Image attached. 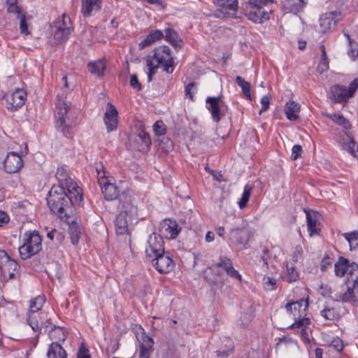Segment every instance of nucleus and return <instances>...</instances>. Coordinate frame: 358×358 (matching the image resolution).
Segmentation results:
<instances>
[{
  "label": "nucleus",
  "mask_w": 358,
  "mask_h": 358,
  "mask_svg": "<svg viewBox=\"0 0 358 358\" xmlns=\"http://www.w3.org/2000/svg\"><path fill=\"white\" fill-rule=\"evenodd\" d=\"M83 199V194L80 196L76 194H71L62 187H52L49 192L47 198L48 205L50 210L57 214L61 219L66 217L67 209L71 205L80 202Z\"/></svg>",
  "instance_id": "f257e3e1"
},
{
  "label": "nucleus",
  "mask_w": 358,
  "mask_h": 358,
  "mask_svg": "<svg viewBox=\"0 0 358 358\" xmlns=\"http://www.w3.org/2000/svg\"><path fill=\"white\" fill-rule=\"evenodd\" d=\"M224 271L231 278L241 282V274L234 268L232 261L227 256H220L217 263L209 266L204 272V278L211 286L222 287L225 282Z\"/></svg>",
  "instance_id": "f03ea898"
},
{
  "label": "nucleus",
  "mask_w": 358,
  "mask_h": 358,
  "mask_svg": "<svg viewBox=\"0 0 358 358\" xmlns=\"http://www.w3.org/2000/svg\"><path fill=\"white\" fill-rule=\"evenodd\" d=\"M146 66L148 69V81L151 82L152 76L157 73L159 66L164 71L172 73L175 69V62L171 55V50L166 45L159 46L153 50V54L149 55L145 59Z\"/></svg>",
  "instance_id": "7ed1b4c3"
},
{
  "label": "nucleus",
  "mask_w": 358,
  "mask_h": 358,
  "mask_svg": "<svg viewBox=\"0 0 358 358\" xmlns=\"http://www.w3.org/2000/svg\"><path fill=\"white\" fill-rule=\"evenodd\" d=\"M119 200L120 211L115 220V231L117 235H127L129 234V223L137 219V207L133 204L129 192H123Z\"/></svg>",
  "instance_id": "20e7f679"
},
{
  "label": "nucleus",
  "mask_w": 358,
  "mask_h": 358,
  "mask_svg": "<svg viewBox=\"0 0 358 358\" xmlns=\"http://www.w3.org/2000/svg\"><path fill=\"white\" fill-rule=\"evenodd\" d=\"M69 109L65 97L57 95L55 110V127L66 137H69L73 134L72 126L68 123Z\"/></svg>",
  "instance_id": "39448f33"
},
{
  "label": "nucleus",
  "mask_w": 358,
  "mask_h": 358,
  "mask_svg": "<svg viewBox=\"0 0 358 358\" xmlns=\"http://www.w3.org/2000/svg\"><path fill=\"white\" fill-rule=\"evenodd\" d=\"M42 249V238L36 231H27L23 236V243L19 247V253L24 260L38 253Z\"/></svg>",
  "instance_id": "423d86ee"
},
{
  "label": "nucleus",
  "mask_w": 358,
  "mask_h": 358,
  "mask_svg": "<svg viewBox=\"0 0 358 358\" xmlns=\"http://www.w3.org/2000/svg\"><path fill=\"white\" fill-rule=\"evenodd\" d=\"M358 88V79H354L348 87L336 84L330 87V99L335 103H347Z\"/></svg>",
  "instance_id": "0eeeda50"
},
{
  "label": "nucleus",
  "mask_w": 358,
  "mask_h": 358,
  "mask_svg": "<svg viewBox=\"0 0 358 358\" xmlns=\"http://www.w3.org/2000/svg\"><path fill=\"white\" fill-rule=\"evenodd\" d=\"M19 265L12 259L3 250L0 251V278L1 280L7 282L9 280L15 279V271Z\"/></svg>",
  "instance_id": "6e6552de"
},
{
  "label": "nucleus",
  "mask_w": 358,
  "mask_h": 358,
  "mask_svg": "<svg viewBox=\"0 0 358 358\" xmlns=\"http://www.w3.org/2000/svg\"><path fill=\"white\" fill-rule=\"evenodd\" d=\"M55 177L59 183L57 187H62L69 193L76 194L77 196H80V193H82V189L69 178L67 171L64 167L57 168Z\"/></svg>",
  "instance_id": "1a4fd4ad"
},
{
  "label": "nucleus",
  "mask_w": 358,
  "mask_h": 358,
  "mask_svg": "<svg viewBox=\"0 0 358 358\" xmlns=\"http://www.w3.org/2000/svg\"><path fill=\"white\" fill-rule=\"evenodd\" d=\"M26 96L27 93L24 90L17 88L15 91L5 94L3 99L5 101L6 108L13 112L24 105Z\"/></svg>",
  "instance_id": "9d476101"
},
{
  "label": "nucleus",
  "mask_w": 358,
  "mask_h": 358,
  "mask_svg": "<svg viewBox=\"0 0 358 358\" xmlns=\"http://www.w3.org/2000/svg\"><path fill=\"white\" fill-rule=\"evenodd\" d=\"M164 241L161 235L154 232L150 234L145 248L146 257L152 258L158 254L164 252Z\"/></svg>",
  "instance_id": "9b49d317"
},
{
  "label": "nucleus",
  "mask_w": 358,
  "mask_h": 358,
  "mask_svg": "<svg viewBox=\"0 0 358 358\" xmlns=\"http://www.w3.org/2000/svg\"><path fill=\"white\" fill-rule=\"evenodd\" d=\"M252 235L250 229L248 227L245 221H243L240 227L231 229L229 231V238L244 248L248 244Z\"/></svg>",
  "instance_id": "f8f14e48"
},
{
  "label": "nucleus",
  "mask_w": 358,
  "mask_h": 358,
  "mask_svg": "<svg viewBox=\"0 0 358 358\" xmlns=\"http://www.w3.org/2000/svg\"><path fill=\"white\" fill-rule=\"evenodd\" d=\"M341 19V13L339 10L331 11L323 14L319 20L320 31L325 34L332 31L337 22Z\"/></svg>",
  "instance_id": "ddd939ff"
},
{
  "label": "nucleus",
  "mask_w": 358,
  "mask_h": 358,
  "mask_svg": "<svg viewBox=\"0 0 358 358\" xmlns=\"http://www.w3.org/2000/svg\"><path fill=\"white\" fill-rule=\"evenodd\" d=\"M152 262L156 270L160 273H168L174 267V262L170 256L165 252L158 254L149 259Z\"/></svg>",
  "instance_id": "4468645a"
},
{
  "label": "nucleus",
  "mask_w": 358,
  "mask_h": 358,
  "mask_svg": "<svg viewBox=\"0 0 358 358\" xmlns=\"http://www.w3.org/2000/svg\"><path fill=\"white\" fill-rule=\"evenodd\" d=\"M308 306L307 299H300L296 301L287 303L285 308L288 313L293 315L296 322L298 320L307 318L306 316Z\"/></svg>",
  "instance_id": "2eb2a0df"
},
{
  "label": "nucleus",
  "mask_w": 358,
  "mask_h": 358,
  "mask_svg": "<svg viewBox=\"0 0 358 358\" xmlns=\"http://www.w3.org/2000/svg\"><path fill=\"white\" fill-rule=\"evenodd\" d=\"M206 102L208 104L207 108L211 114L213 120L218 122L224 115V112L222 110L224 104L222 100V96H208Z\"/></svg>",
  "instance_id": "dca6fc26"
},
{
  "label": "nucleus",
  "mask_w": 358,
  "mask_h": 358,
  "mask_svg": "<svg viewBox=\"0 0 358 358\" xmlns=\"http://www.w3.org/2000/svg\"><path fill=\"white\" fill-rule=\"evenodd\" d=\"M117 117L118 111L117 108L113 103L108 102L103 117V122L108 133L117 129L118 124Z\"/></svg>",
  "instance_id": "f3484780"
},
{
  "label": "nucleus",
  "mask_w": 358,
  "mask_h": 358,
  "mask_svg": "<svg viewBox=\"0 0 358 358\" xmlns=\"http://www.w3.org/2000/svg\"><path fill=\"white\" fill-rule=\"evenodd\" d=\"M181 228L176 221L171 219H164L160 222L159 231L161 236L169 239H174L177 237Z\"/></svg>",
  "instance_id": "a211bd4d"
},
{
  "label": "nucleus",
  "mask_w": 358,
  "mask_h": 358,
  "mask_svg": "<svg viewBox=\"0 0 358 358\" xmlns=\"http://www.w3.org/2000/svg\"><path fill=\"white\" fill-rule=\"evenodd\" d=\"M23 166V160L16 152H10L8 153L4 162L3 168L8 173H15L18 172Z\"/></svg>",
  "instance_id": "6ab92c4d"
},
{
  "label": "nucleus",
  "mask_w": 358,
  "mask_h": 358,
  "mask_svg": "<svg viewBox=\"0 0 358 358\" xmlns=\"http://www.w3.org/2000/svg\"><path fill=\"white\" fill-rule=\"evenodd\" d=\"M217 10L224 17H234L238 8V0H215Z\"/></svg>",
  "instance_id": "aec40b11"
},
{
  "label": "nucleus",
  "mask_w": 358,
  "mask_h": 358,
  "mask_svg": "<svg viewBox=\"0 0 358 358\" xmlns=\"http://www.w3.org/2000/svg\"><path fill=\"white\" fill-rule=\"evenodd\" d=\"M246 15L255 23H263L269 19L268 12L264 10L262 6L255 5H248Z\"/></svg>",
  "instance_id": "412c9836"
},
{
  "label": "nucleus",
  "mask_w": 358,
  "mask_h": 358,
  "mask_svg": "<svg viewBox=\"0 0 358 358\" xmlns=\"http://www.w3.org/2000/svg\"><path fill=\"white\" fill-rule=\"evenodd\" d=\"M98 182L101 187L102 194L105 199L108 201H113L116 199L118 196L120 197L122 194H119V191L117 186L110 182L107 178L99 179Z\"/></svg>",
  "instance_id": "4be33fe9"
},
{
  "label": "nucleus",
  "mask_w": 358,
  "mask_h": 358,
  "mask_svg": "<svg viewBox=\"0 0 358 358\" xmlns=\"http://www.w3.org/2000/svg\"><path fill=\"white\" fill-rule=\"evenodd\" d=\"M353 264H357L355 262H350V261L344 257H339L338 261L334 264V273L336 276L342 278L347 274L348 279H349L350 278V270Z\"/></svg>",
  "instance_id": "5701e85b"
},
{
  "label": "nucleus",
  "mask_w": 358,
  "mask_h": 358,
  "mask_svg": "<svg viewBox=\"0 0 358 358\" xmlns=\"http://www.w3.org/2000/svg\"><path fill=\"white\" fill-rule=\"evenodd\" d=\"M310 324V320L309 318H303L298 320L289 326L291 329H301V339L306 343L310 342L309 338V325Z\"/></svg>",
  "instance_id": "b1692460"
},
{
  "label": "nucleus",
  "mask_w": 358,
  "mask_h": 358,
  "mask_svg": "<svg viewBox=\"0 0 358 358\" xmlns=\"http://www.w3.org/2000/svg\"><path fill=\"white\" fill-rule=\"evenodd\" d=\"M282 278L283 280L292 283L296 282L299 278V271L294 263L286 262L282 272Z\"/></svg>",
  "instance_id": "393cba45"
},
{
  "label": "nucleus",
  "mask_w": 358,
  "mask_h": 358,
  "mask_svg": "<svg viewBox=\"0 0 358 358\" xmlns=\"http://www.w3.org/2000/svg\"><path fill=\"white\" fill-rule=\"evenodd\" d=\"M101 0H81V13L84 17H89L94 11L101 8Z\"/></svg>",
  "instance_id": "a878e982"
},
{
  "label": "nucleus",
  "mask_w": 358,
  "mask_h": 358,
  "mask_svg": "<svg viewBox=\"0 0 358 358\" xmlns=\"http://www.w3.org/2000/svg\"><path fill=\"white\" fill-rule=\"evenodd\" d=\"M135 141L138 144L136 148L141 152H145L150 150L151 139L148 133L141 130L136 135Z\"/></svg>",
  "instance_id": "bb28decb"
},
{
  "label": "nucleus",
  "mask_w": 358,
  "mask_h": 358,
  "mask_svg": "<svg viewBox=\"0 0 358 358\" xmlns=\"http://www.w3.org/2000/svg\"><path fill=\"white\" fill-rule=\"evenodd\" d=\"M165 39L176 49L181 48L183 45V41L179 34L172 28L165 29Z\"/></svg>",
  "instance_id": "cd10ccee"
},
{
  "label": "nucleus",
  "mask_w": 358,
  "mask_h": 358,
  "mask_svg": "<svg viewBox=\"0 0 358 358\" xmlns=\"http://www.w3.org/2000/svg\"><path fill=\"white\" fill-rule=\"evenodd\" d=\"M107 67V61L101 59L94 62H89L87 68L90 72L96 76H102Z\"/></svg>",
  "instance_id": "c85d7f7f"
},
{
  "label": "nucleus",
  "mask_w": 358,
  "mask_h": 358,
  "mask_svg": "<svg viewBox=\"0 0 358 358\" xmlns=\"http://www.w3.org/2000/svg\"><path fill=\"white\" fill-rule=\"evenodd\" d=\"M154 341L151 337L145 336L139 348V358H150L153 351Z\"/></svg>",
  "instance_id": "c756f323"
},
{
  "label": "nucleus",
  "mask_w": 358,
  "mask_h": 358,
  "mask_svg": "<svg viewBox=\"0 0 358 358\" xmlns=\"http://www.w3.org/2000/svg\"><path fill=\"white\" fill-rule=\"evenodd\" d=\"M43 313H28L27 322L34 331H40L43 325L45 324L43 321Z\"/></svg>",
  "instance_id": "7c9ffc66"
},
{
  "label": "nucleus",
  "mask_w": 358,
  "mask_h": 358,
  "mask_svg": "<svg viewBox=\"0 0 358 358\" xmlns=\"http://www.w3.org/2000/svg\"><path fill=\"white\" fill-rule=\"evenodd\" d=\"M48 358H67L66 350L59 343L52 342L48 348L47 352Z\"/></svg>",
  "instance_id": "2f4dec72"
},
{
  "label": "nucleus",
  "mask_w": 358,
  "mask_h": 358,
  "mask_svg": "<svg viewBox=\"0 0 358 358\" xmlns=\"http://www.w3.org/2000/svg\"><path fill=\"white\" fill-rule=\"evenodd\" d=\"M299 111L300 106L294 101L287 102L285 106L286 117L291 121L298 119Z\"/></svg>",
  "instance_id": "473e14b6"
},
{
  "label": "nucleus",
  "mask_w": 358,
  "mask_h": 358,
  "mask_svg": "<svg viewBox=\"0 0 358 358\" xmlns=\"http://www.w3.org/2000/svg\"><path fill=\"white\" fill-rule=\"evenodd\" d=\"M282 3L286 10L294 13L302 11L306 5L305 0H284Z\"/></svg>",
  "instance_id": "72a5a7b5"
},
{
  "label": "nucleus",
  "mask_w": 358,
  "mask_h": 358,
  "mask_svg": "<svg viewBox=\"0 0 358 358\" xmlns=\"http://www.w3.org/2000/svg\"><path fill=\"white\" fill-rule=\"evenodd\" d=\"M308 231L310 236L318 235L320 231V223L310 213H306Z\"/></svg>",
  "instance_id": "f704fd0d"
},
{
  "label": "nucleus",
  "mask_w": 358,
  "mask_h": 358,
  "mask_svg": "<svg viewBox=\"0 0 358 358\" xmlns=\"http://www.w3.org/2000/svg\"><path fill=\"white\" fill-rule=\"evenodd\" d=\"M336 300L343 303H353L357 301L358 298L354 292V289L348 287L344 293L336 294Z\"/></svg>",
  "instance_id": "c9c22d12"
},
{
  "label": "nucleus",
  "mask_w": 358,
  "mask_h": 358,
  "mask_svg": "<svg viewBox=\"0 0 358 358\" xmlns=\"http://www.w3.org/2000/svg\"><path fill=\"white\" fill-rule=\"evenodd\" d=\"M325 115L344 129H349L351 127L350 122L343 115L327 113Z\"/></svg>",
  "instance_id": "e433bc0d"
},
{
  "label": "nucleus",
  "mask_w": 358,
  "mask_h": 358,
  "mask_svg": "<svg viewBox=\"0 0 358 358\" xmlns=\"http://www.w3.org/2000/svg\"><path fill=\"white\" fill-rule=\"evenodd\" d=\"M45 302V298L43 295H39L30 301L29 310L28 313H37L43 307Z\"/></svg>",
  "instance_id": "4c0bfd02"
},
{
  "label": "nucleus",
  "mask_w": 358,
  "mask_h": 358,
  "mask_svg": "<svg viewBox=\"0 0 358 358\" xmlns=\"http://www.w3.org/2000/svg\"><path fill=\"white\" fill-rule=\"evenodd\" d=\"M70 34L71 31L68 30V28L64 29H62L60 27H59V28H55L54 32L55 43L59 44L65 42L68 39Z\"/></svg>",
  "instance_id": "58836bf2"
},
{
  "label": "nucleus",
  "mask_w": 358,
  "mask_h": 358,
  "mask_svg": "<svg viewBox=\"0 0 358 358\" xmlns=\"http://www.w3.org/2000/svg\"><path fill=\"white\" fill-rule=\"evenodd\" d=\"M49 336L52 340H55V342H57V343H59L58 342L60 341L64 342L66 339V334L64 330L62 328L56 327L55 325L50 331Z\"/></svg>",
  "instance_id": "ea45409f"
},
{
  "label": "nucleus",
  "mask_w": 358,
  "mask_h": 358,
  "mask_svg": "<svg viewBox=\"0 0 358 358\" xmlns=\"http://www.w3.org/2000/svg\"><path fill=\"white\" fill-rule=\"evenodd\" d=\"M236 82L237 85L241 88L242 92L249 100H252L251 97V85L248 81L245 80L241 76H237L236 77Z\"/></svg>",
  "instance_id": "a19ab883"
},
{
  "label": "nucleus",
  "mask_w": 358,
  "mask_h": 358,
  "mask_svg": "<svg viewBox=\"0 0 358 358\" xmlns=\"http://www.w3.org/2000/svg\"><path fill=\"white\" fill-rule=\"evenodd\" d=\"M352 266L350 278L348 281L352 282V286L350 287L354 289V292L358 298V264H353Z\"/></svg>",
  "instance_id": "79ce46f5"
},
{
  "label": "nucleus",
  "mask_w": 358,
  "mask_h": 358,
  "mask_svg": "<svg viewBox=\"0 0 358 358\" xmlns=\"http://www.w3.org/2000/svg\"><path fill=\"white\" fill-rule=\"evenodd\" d=\"M55 28H59L60 27L62 29L68 28L69 31L72 30L71 22L69 16L65 13L62 15L61 17H58L54 22Z\"/></svg>",
  "instance_id": "37998d69"
},
{
  "label": "nucleus",
  "mask_w": 358,
  "mask_h": 358,
  "mask_svg": "<svg viewBox=\"0 0 358 358\" xmlns=\"http://www.w3.org/2000/svg\"><path fill=\"white\" fill-rule=\"evenodd\" d=\"M6 5L8 13L17 14V17H19L21 15H24L22 13V7L17 5V0H6Z\"/></svg>",
  "instance_id": "c03bdc74"
},
{
  "label": "nucleus",
  "mask_w": 358,
  "mask_h": 358,
  "mask_svg": "<svg viewBox=\"0 0 358 358\" xmlns=\"http://www.w3.org/2000/svg\"><path fill=\"white\" fill-rule=\"evenodd\" d=\"M252 186L249 184H246L244 187L243 192L242 194L241 198L238 201V206L241 209L245 208L250 199L251 192L252 190Z\"/></svg>",
  "instance_id": "a18cd8bd"
},
{
  "label": "nucleus",
  "mask_w": 358,
  "mask_h": 358,
  "mask_svg": "<svg viewBox=\"0 0 358 358\" xmlns=\"http://www.w3.org/2000/svg\"><path fill=\"white\" fill-rule=\"evenodd\" d=\"M69 234L71 243L76 245L78 243L80 236V229L76 222H72L69 225Z\"/></svg>",
  "instance_id": "49530a36"
},
{
  "label": "nucleus",
  "mask_w": 358,
  "mask_h": 358,
  "mask_svg": "<svg viewBox=\"0 0 358 358\" xmlns=\"http://www.w3.org/2000/svg\"><path fill=\"white\" fill-rule=\"evenodd\" d=\"M343 236L349 243L351 250L358 247V232L345 233L343 234Z\"/></svg>",
  "instance_id": "de8ad7c7"
},
{
  "label": "nucleus",
  "mask_w": 358,
  "mask_h": 358,
  "mask_svg": "<svg viewBox=\"0 0 358 358\" xmlns=\"http://www.w3.org/2000/svg\"><path fill=\"white\" fill-rule=\"evenodd\" d=\"M345 36L347 37L349 43L350 48L348 50V55L352 57V59H355L358 57V44L350 38L349 34H345Z\"/></svg>",
  "instance_id": "09e8293b"
},
{
  "label": "nucleus",
  "mask_w": 358,
  "mask_h": 358,
  "mask_svg": "<svg viewBox=\"0 0 358 358\" xmlns=\"http://www.w3.org/2000/svg\"><path fill=\"white\" fill-rule=\"evenodd\" d=\"M348 151L355 157H358V144L355 141L354 138L350 139V141L343 148Z\"/></svg>",
  "instance_id": "8fccbe9b"
},
{
  "label": "nucleus",
  "mask_w": 358,
  "mask_h": 358,
  "mask_svg": "<svg viewBox=\"0 0 358 358\" xmlns=\"http://www.w3.org/2000/svg\"><path fill=\"white\" fill-rule=\"evenodd\" d=\"M321 315L327 320L333 321L338 317V313L334 308H325L321 311Z\"/></svg>",
  "instance_id": "3c124183"
},
{
  "label": "nucleus",
  "mask_w": 358,
  "mask_h": 358,
  "mask_svg": "<svg viewBox=\"0 0 358 358\" xmlns=\"http://www.w3.org/2000/svg\"><path fill=\"white\" fill-rule=\"evenodd\" d=\"M352 138H353L348 133L344 131L339 133L336 137V141L342 146L343 148L350 141V139Z\"/></svg>",
  "instance_id": "603ef678"
},
{
  "label": "nucleus",
  "mask_w": 358,
  "mask_h": 358,
  "mask_svg": "<svg viewBox=\"0 0 358 358\" xmlns=\"http://www.w3.org/2000/svg\"><path fill=\"white\" fill-rule=\"evenodd\" d=\"M153 130L156 135L164 136L166 134V129L162 120H157L153 125Z\"/></svg>",
  "instance_id": "864d4df0"
},
{
  "label": "nucleus",
  "mask_w": 358,
  "mask_h": 358,
  "mask_svg": "<svg viewBox=\"0 0 358 358\" xmlns=\"http://www.w3.org/2000/svg\"><path fill=\"white\" fill-rule=\"evenodd\" d=\"M20 19V33L24 35H28L30 34V32L28 30L27 28V17L25 14L21 15L19 17Z\"/></svg>",
  "instance_id": "5fc2aeb1"
},
{
  "label": "nucleus",
  "mask_w": 358,
  "mask_h": 358,
  "mask_svg": "<svg viewBox=\"0 0 358 358\" xmlns=\"http://www.w3.org/2000/svg\"><path fill=\"white\" fill-rule=\"evenodd\" d=\"M329 59L328 58H321L317 66V71L320 74L327 71L329 69Z\"/></svg>",
  "instance_id": "6e6d98bb"
},
{
  "label": "nucleus",
  "mask_w": 358,
  "mask_h": 358,
  "mask_svg": "<svg viewBox=\"0 0 358 358\" xmlns=\"http://www.w3.org/2000/svg\"><path fill=\"white\" fill-rule=\"evenodd\" d=\"M195 85V83H190L185 87V96L192 101L194 100V94L196 92Z\"/></svg>",
  "instance_id": "4d7b16f0"
},
{
  "label": "nucleus",
  "mask_w": 358,
  "mask_h": 358,
  "mask_svg": "<svg viewBox=\"0 0 358 358\" xmlns=\"http://www.w3.org/2000/svg\"><path fill=\"white\" fill-rule=\"evenodd\" d=\"M129 83L132 88L136 90L137 91L141 90L142 85L139 82L136 74L131 75Z\"/></svg>",
  "instance_id": "13d9d810"
},
{
  "label": "nucleus",
  "mask_w": 358,
  "mask_h": 358,
  "mask_svg": "<svg viewBox=\"0 0 358 358\" xmlns=\"http://www.w3.org/2000/svg\"><path fill=\"white\" fill-rule=\"evenodd\" d=\"M332 264V259L328 255H325L321 262L320 269L322 271H327Z\"/></svg>",
  "instance_id": "bf43d9fd"
},
{
  "label": "nucleus",
  "mask_w": 358,
  "mask_h": 358,
  "mask_svg": "<svg viewBox=\"0 0 358 358\" xmlns=\"http://www.w3.org/2000/svg\"><path fill=\"white\" fill-rule=\"evenodd\" d=\"M76 358H91L89 350L83 343L80 345L78 349Z\"/></svg>",
  "instance_id": "052dcab7"
},
{
  "label": "nucleus",
  "mask_w": 358,
  "mask_h": 358,
  "mask_svg": "<svg viewBox=\"0 0 358 358\" xmlns=\"http://www.w3.org/2000/svg\"><path fill=\"white\" fill-rule=\"evenodd\" d=\"M331 346L339 352H341L343 349V341L338 337H336L332 339Z\"/></svg>",
  "instance_id": "680f3d73"
},
{
  "label": "nucleus",
  "mask_w": 358,
  "mask_h": 358,
  "mask_svg": "<svg viewBox=\"0 0 358 358\" xmlns=\"http://www.w3.org/2000/svg\"><path fill=\"white\" fill-rule=\"evenodd\" d=\"M302 147L300 145H294L292 149L291 159L292 160L297 159L301 155Z\"/></svg>",
  "instance_id": "e2e57ef3"
},
{
  "label": "nucleus",
  "mask_w": 358,
  "mask_h": 358,
  "mask_svg": "<svg viewBox=\"0 0 358 358\" xmlns=\"http://www.w3.org/2000/svg\"><path fill=\"white\" fill-rule=\"evenodd\" d=\"M149 36H151V40L153 43H155L156 41L159 40L164 37V34L162 31L160 30H155L151 31L149 34Z\"/></svg>",
  "instance_id": "0e129e2a"
},
{
  "label": "nucleus",
  "mask_w": 358,
  "mask_h": 358,
  "mask_svg": "<svg viewBox=\"0 0 358 358\" xmlns=\"http://www.w3.org/2000/svg\"><path fill=\"white\" fill-rule=\"evenodd\" d=\"M262 109L260 113L266 111L270 105V97L268 96H264L261 99Z\"/></svg>",
  "instance_id": "69168bd1"
},
{
  "label": "nucleus",
  "mask_w": 358,
  "mask_h": 358,
  "mask_svg": "<svg viewBox=\"0 0 358 358\" xmlns=\"http://www.w3.org/2000/svg\"><path fill=\"white\" fill-rule=\"evenodd\" d=\"M252 317L248 313H242L240 317V325L241 326H247L251 321Z\"/></svg>",
  "instance_id": "338daca9"
},
{
  "label": "nucleus",
  "mask_w": 358,
  "mask_h": 358,
  "mask_svg": "<svg viewBox=\"0 0 358 358\" xmlns=\"http://www.w3.org/2000/svg\"><path fill=\"white\" fill-rule=\"evenodd\" d=\"M153 42L151 40V36H149L148 35L145 38H144L141 43H139L138 48L140 50L144 49L145 48L150 45Z\"/></svg>",
  "instance_id": "774afa93"
}]
</instances>
